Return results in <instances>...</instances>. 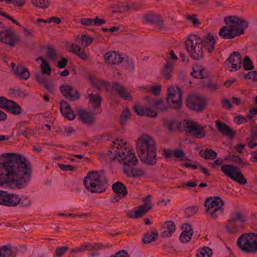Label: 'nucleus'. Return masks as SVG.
Here are the masks:
<instances>
[{"label":"nucleus","instance_id":"f257e3e1","mask_svg":"<svg viewBox=\"0 0 257 257\" xmlns=\"http://www.w3.org/2000/svg\"><path fill=\"white\" fill-rule=\"evenodd\" d=\"M7 159L0 163V185L16 183L21 185L30 180L31 164L20 154L7 153Z\"/></svg>","mask_w":257,"mask_h":257},{"label":"nucleus","instance_id":"f03ea898","mask_svg":"<svg viewBox=\"0 0 257 257\" xmlns=\"http://www.w3.org/2000/svg\"><path fill=\"white\" fill-rule=\"evenodd\" d=\"M226 26L219 31V35L225 39H231L244 33L248 23L245 20L235 16H227L224 18Z\"/></svg>","mask_w":257,"mask_h":257},{"label":"nucleus","instance_id":"7ed1b4c3","mask_svg":"<svg viewBox=\"0 0 257 257\" xmlns=\"http://www.w3.org/2000/svg\"><path fill=\"white\" fill-rule=\"evenodd\" d=\"M83 183L85 188L91 193H102L107 187V181L103 170L88 172Z\"/></svg>","mask_w":257,"mask_h":257},{"label":"nucleus","instance_id":"20e7f679","mask_svg":"<svg viewBox=\"0 0 257 257\" xmlns=\"http://www.w3.org/2000/svg\"><path fill=\"white\" fill-rule=\"evenodd\" d=\"M201 38L194 34L189 35L185 41L186 50L193 59L198 60L203 57V50Z\"/></svg>","mask_w":257,"mask_h":257},{"label":"nucleus","instance_id":"39448f33","mask_svg":"<svg viewBox=\"0 0 257 257\" xmlns=\"http://www.w3.org/2000/svg\"><path fill=\"white\" fill-rule=\"evenodd\" d=\"M238 247L245 252H257V233H244L237 239Z\"/></svg>","mask_w":257,"mask_h":257},{"label":"nucleus","instance_id":"423d86ee","mask_svg":"<svg viewBox=\"0 0 257 257\" xmlns=\"http://www.w3.org/2000/svg\"><path fill=\"white\" fill-rule=\"evenodd\" d=\"M206 212L213 219H216L222 216L224 212V202L219 197H209L205 201Z\"/></svg>","mask_w":257,"mask_h":257},{"label":"nucleus","instance_id":"0eeeda50","mask_svg":"<svg viewBox=\"0 0 257 257\" xmlns=\"http://www.w3.org/2000/svg\"><path fill=\"white\" fill-rule=\"evenodd\" d=\"M167 102L172 108L179 109L182 104V93L178 86H171L167 89Z\"/></svg>","mask_w":257,"mask_h":257},{"label":"nucleus","instance_id":"6e6552de","mask_svg":"<svg viewBox=\"0 0 257 257\" xmlns=\"http://www.w3.org/2000/svg\"><path fill=\"white\" fill-rule=\"evenodd\" d=\"M221 170L226 176L235 182L242 185L247 183L238 167L232 165H223L221 166Z\"/></svg>","mask_w":257,"mask_h":257},{"label":"nucleus","instance_id":"1a4fd4ad","mask_svg":"<svg viewBox=\"0 0 257 257\" xmlns=\"http://www.w3.org/2000/svg\"><path fill=\"white\" fill-rule=\"evenodd\" d=\"M137 149L138 153L147 151L152 153V151L157 150L155 142L152 138L147 135L142 136L139 139L137 143Z\"/></svg>","mask_w":257,"mask_h":257},{"label":"nucleus","instance_id":"9d476101","mask_svg":"<svg viewBox=\"0 0 257 257\" xmlns=\"http://www.w3.org/2000/svg\"><path fill=\"white\" fill-rule=\"evenodd\" d=\"M118 156L120 159L118 161L120 163H123L124 167L136 165L138 162L133 150H126L124 149V151H122L118 153Z\"/></svg>","mask_w":257,"mask_h":257},{"label":"nucleus","instance_id":"9b49d317","mask_svg":"<svg viewBox=\"0 0 257 257\" xmlns=\"http://www.w3.org/2000/svg\"><path fill=\"white\" fill-rule=\"evenodd\" d=\"M143 21L145 23L156 25L161 31L167 29L163 23V20L161 16L154 12H151L145 14L143 16Z\"/></svg>","mask_w":257,"mask_h":257},{"label":"nucleus","instance_id":"f8f14e48","mask_svg":"<svg viewBox=\"0 0 257 257\" xmlns=\"http://www.w3.org/2000/svg\"><path fill=\"white\" fill-rule=\"evenodd\" d=\"M187 106L188 108L196 111H202L206 106L205 99L199 95H193L187 99Z\"/></svg>","mask_w":257,"mask_h":257},{"label":"nucleus","instance_id":"ddd939ff","mask_svg":"<svg viewBox=\"0 0 257 257\" xmlns=\"http://www.w3.org/2000/svg\"><path fill=\"white\" fill-rule=\"evenodd\" d=\"M0 41L9 46H14L20 41L19 36L11 29H6L0 32Z\"/></svg>","mask_w":257,"mask_h":257},{"label":"nucleus","instance_id":"4468645a","mask_svg":"<svg viewBox=\"0 0 257 257\" xmlns=\"http://www.w3.org/2000/svg\"><path fill=\"white\" fill-rule=\"evenodd\" d=\"M185 131L196 138L202 139L205 136V130L197 125L196 123L187 121L184 126Z\"/></svg>","mask_w":257,"mask_h":257},{"label":"nucleus","instance_id":"2eb2a0df","mask_svg":"<svg viewBox=\"0 0 257 257\" xmlns=\"http://www.w3.org/2000/svg\"><path fill=\"white\" fill-rule=\"evenodd\" d=\"M60 90L66 98L71 101H75L80 98L78 91L71 85L62 84L60 87Z\"/></svg>","mask_w":257,"mask_h":257},{"label":"nucleus","instance_id":"dca6fc26","mask_svg":"<svg viewBox=\"0 0 257 257\" xmlns=\"http://www.w3.org/2000/svg\"><path fill=\"white\" fill-rule=\"evenodd\" d=\"M230 65L228 66V69L230 71H234L239 69L242 65V57L238 52L232 53L226 60Z\"/></svg>","mask_w":257,"mask_h":257},{"label":"nucleus","instance_id":"f3484780","mask_svg":"<svg viewBox=\"0 0 257 257\" xmlns=\"http://www.w3.org/2000/svg\"><path fill=\"white\" fill-rule=\"evenodd\" d=\"M151 203H144L135 209L134 212H130L127 216L131 218L138 219L144 216L152 208Z\"/></svg>","mask_w":257,"mask_h":257},{"label":"nucleus","instance_id":"a211bd4d","mask_svg":"<svg viewBox=\"0 0 257 257\" xmlns=\"http://www.w3.org/2000/svg\"><path fill=\"white\" fill-rule=\"evenodd\" d=\"M36 80L38 83L46 89L50 93H54L55 90V84L49 78L41 74H36Z\"/></svg>","mask_w":257,"mask_h":257},{"label":"nucleus","instance_id":"6ab92c4d","mask_svg":"<svg viewBox=\"0 0 257 257\" xmlns=\"http://www.w3.org/2000/svg\"><path fill=\"white\" fill-rule=\"evenodd\" d=\"M86 98L89 99V104L93 108L94 113H100L102 111L100 107V104L102 102L101 96L98 94L90 93L87 95Z\"/></svg>","mask_w":257,"mask_h":257},{"label":"nucleus","instance_id":"aec40b11","mask_svg":"<svg viewBox=\"0 0 257 257\" xmlns=\"http://www.w3.org/2000/svg\"><path fill=\"white\" fill-rule=\"evenodd\" d=\"M138 154L142 162L145 164L153 166L157 163L156 151H152V153L149 151L143 153L139 152Z\"/></svg>","mask_w":257,"mask_h":257},{"label":"nucleus","instance_id":"412c9836","mask_svg":"<svg viewBox=\"0 0 257 257\" xmlns=\"http://www.w3.org/2000/svg\"><path fill=\"white\" fill-rule=\"evenodd\" d=\"M112 89L118 95L124 100L131 101L133 99L132 96L129 94L128 90L119 83H115L112 84Z\"/></svg>","mask_w":257,"mask_h":257},{"label":"nucleus","instance_id":"4be33fe9","mask_svg":"<svg viewBox=\"0 0 257 257\" xmlns=\"http://www.w3.org/2000/svg\"><path fill=\"white\" fill-rule=\"evenodd\" d=\"M105 61L111 65L118 64L124 59L122 55H119L115 51L108 52L104 56Z\"/></svg>","mask_w":257,"mask_h":257},{"label":"nucleus","instance_id":"5701e85b","mask_svg":"<svg viewBox=\"0 0 257 257\" xmlns=\"http://www.w3.org/2000/svg\"><path fill=\"white\" fill-rule=\"evenodd\" d=\"M201 41H202L201 45L202 46V47H204L208 53H212L214 49L215 40L214 37L211 34L208 33L203 39H201Z\"/></svg>","mask_w":257,"mask_h":257},{"label":"nucleus","instance_id":"b1692460","mask_svg":"<svg viewBox=\"0 0 257 257\" xmlns=\"http://www.w3.org/2000/svg\"><path fill=\"white\" fill-rule=\"evenodd\" d=\"M216 125L218 131L223 135L232 139L235 136V132L226 124L217 120Z\"/></svg>","mask_w":257,"mask_h":257},{"label":"nucleus","instance_id":"393cba45","mask_svg":"<svg viewBox=\"0 0 257 257\" xmlns=\"http://www.w3.org/2000/svg\"><path fill=\"white\" fill-rule=\"evenodd\" d=\"M78 114L80 119L84 123L88 124H93L95 121L94 115L95 114L94 112L87 111L85 110L81 109L78 110Z\"/></svg>","mask_w":257,"mask_h":257},{"label":"nucleus","instance_id":"a878e982","mask_svg":"<svg viewBox=\"0 0 257 257\" xmlns=\"http://www.w3.org/2000/svg\"><path fill=\"white\" fill-rule=\"evenodd\" d=\"M184 229L180 236V240L182 243L188 242L193 235V231L190 224L185 223L183 226Z\"/></svg>","mask_w":257,"mask_h":257},{"label":"nucleus","instance_id":"bb28decb","mask_svg":"<svg viewBox=\"0 0 257 257\" xmlns=\"http://www.w3.org/2000/svg\"><path fill=\"white\" fill-rule=\"evenodd\" d=\"M15 77L22 80H27L30 76V73L28 69L22 65H18L14 70Z\"/></svg>","mask_w":257,"mask_h":257},{"label":"nucleus","instance_id":"cd10ccee","mask_svg":"<svg viewBox=\"0 0 257 257\" xmlns=\"http://www.w3.org/2000/svg\"><path fill=\"white\" fill-rule=\"evenodd\" d=\"M5 200L4 205L9 207L16 206L21 203V198L18 195L9 193L8 192Z\"/></svg>","mask_w":257,"mask_h":257},{"label":"nucleus","instance_id":"c85d7f7f","mask_svg":"<svg viewBox=\"0 0 257 257\" xmlns=\"http://www.w3.org/2000/svg\"><path fill=\"white\" fill-rule=\"evenodd\" d=\"M192 69L193 71L191 73V75L194 78L204 79L208 76L204 68L199 66L197 63L193 66Z\"/></svg>","mask_w":257,"mask_h":257},{"label":"nucleus","instance_id":"c756f323","mask_svg":"<svg viewBox=\"0 0 257 257\" xmlns=\"http://www.w3.org/2000/svg\"><path fill=\"white\" fill-rule=\"evenodd\" d=\"M123 172L127 176H130L133 178H136L145 175V170L139 169V168H133L132 167L126 166L123 167Z\"/></svg>","mask_w":257,"mask_h":257},{"label":"nucleus","instance_id":"7c9ffc66","mask_svg":"<svg viewBox=\"0 0 257 257\" xmlns=\"http://www.w3.org/2000/svg\"><path fill=\"white\" fill-rule=\"evenodd\" d=\"M112 189L114 192L120 197H124L127 194V191L125 185L121 182H116L112 186Z\"/></svg>","mask_w":257,"mask_h":257},{"label":"nucleus","instance_id":"2f4dec72","mask_svg":"<svg viewBox=\"0 0 257 257\" xmlns=\"http://www.w3.org/2000/svg\"><path fill=\"white\" fill-rule=\"evenodd\" d=\"M163 227L165 229L161 233V236L164 237H170L176 230L175 225L174 222L171 221H166L163 224Z\"/></svg>","mask_w":257,"mask_h":257},{"label":"nucleus","instance_id":"473e14b6","mask_svg":"<svg viewBox=\"0 0 257 257\" xmlns=\"http://www.w3.org/2000/svg\"><path fill=\"white\" fill-rule=\"evenodd\" d=\"M159 234L157 230H151L144 235L142 241L144 243H150L156 241L158 238Z\"/></svg>","mask_w":257,"mask_h":257},{"label":"nucleus","instance_id":"72a5a7b5","mask_svg":"<svg viewBox=\"0 0 257 257\" xmlns=\"http://www.w3.org/2000/svg\"><path fill=\"white\" fill-rule=\"evenodd\" d=\"M147 99H148L149 104L150 106H155L157 109L162 111H166L168 109V106L165 104L164 101L162 99H159L158 100H150L149 97H146Z\"/></svg>","mask_w":257,"mask_h":257},{"label":"nucleus","instance_id":"f704fd0d","mask_svg":"<svg viewBox=\"0 0 257 257\" xmlns=\"http://www.w3.org/2000/svg\"><path fill=\"white\" fill-rule=\"evenodd\" d=\"M46 56L52 61H54L60 57L59 52L53 47L49 46L46 47Z\"/></svg>","mask_w":257,"mask_h":257},{"label":"nucleus","instance_id":"c9c22d12","mask_svg":"<svg viewBox=\"0 0 257 257\" xmlns=\"http://www.w3.org/2000/svg\"><path fill=\"white\" fill-rule=\"evenodd\" d=\"M172 63L167 61L161 70V74L165 79H169L171 78V72L172 71Z\"/></svg>","mask_w":257,"mask_h":257},{"label":"nucleus","instance_id":"e433bc0d","mask_svg":"<svg viewBox=\"0 0 257 257\" xmlns=\"http://www.w3.org/2000/svg\"><path fill=\"white\" fill-rule=\"evenodd\" d=\"M199 155L205 160H213L217 157V153L214 150L209 149L201 150Z\"/></svg>","mask_w":257,"mask_h":257},{"label":"nucleus","instance_id":"4c0bfd02","mask_svg":"<svg viewBox=\"0 0 257 257\" xmlns=\"http://www.w3.org/2000/svg\"><path fill=\"white\" fill-rule=\"evenodd\" d=\"M231 221V223L234 222L239 224L240 226H242L245 220L239 212H235L232 213L230 218L229 219Z\"/></svg>","mask_w":257,"mask_h":257},{"label":"nucleus","instance_id":"58836bf2","mask_svg":"<svg viewBox=\"0 0 257 257\" xmlns=\"http://www.w3.org/2000/svg\"><path fill=\"white\" fill-rule=\"evenodd\" d=\"M6 110L15 114H19L22 112L21 107L13 100H11L10 102H9V104L8 105Z\"/></svg>","mask_w":257,"mask_h":257},{"label":"nucleus","instance_id":"ea45409f","mask_svg":"<svg viewBox=\"0 0 257 257\" xmlns=\"http://www.w3.org/2000/svg\"><path fill=\"white\" fill-rule=\"evenodd\" d=\"M38 59L42 61V63L40 65L42 73L47 74L48 76L50 75L51 73V68L49 63L43 57H39L36 60L38 61Z\"/></svg>","mask_w":257,"mask_h":257},{"label":"nucleus","instance_id":"a19ab883","mask_svg":"<svg viewBox=\"0 0 257 257\" xmlns=\"http://www.w3.org/2000/svg\"><path fill=\"white\" fill-rule=\"evenodd\" d=\"M15 255L10 246H3L0 247V257H15Z\"/></svg>","mask_w":257,"mask_h":257},{"label":"nucleus","instance_id":"79ce46f5","mask_svg":"<svg viewBox=\"0 0 257 257\" xmlns=\"http://www.w3.org/2000/svg\"><path fill=\"white\" fill-rule=\"evenodd\" d=\"M178 124V122L173 119H166L164 122V126L170 131L176 129Z\"/></svg>","mask_w":257,"mask_h":257},{"label":"nucleus","instance_id":"37998d69","mask_svg":"<svg viewBox=\"0 0 257 257\" xmlns=\"http://www.w3.org/2000/svg\"><path fill=\"white\" fill-rule=\"evenodd\" d=\"M230 222H231V221L228 220L226 225V227L227 228V231L229 233L231 234H234L236 233L239 228L241 226H240L239 224L238 223H236L234 222H232L231 223Z\"/></svg>","mask_w":257,"mask_h":257},{"label":"nucleus","instance_id":"c03bdc74","mask_svg":"<svg viewBox=\"0 0 257 257\" xmlns=\"http://www.w3.org/2000/svg\"><path fill=\"white\" fill-rule=\"evenodd\" d=\"M131 117V112L128 108H125L120 116V122L122 125H125Z\"/></svg>","mask_w":257,"mask_h":257},{"label":"nucleus","instance_id":"a18cd8bd","mask_svg":"<svg viewBox=\"0 0 257 257\" xmlns=\"http://www.w3.org/2000/svg\"><path fill=\"white\" fill-rule=\"evenodd\" d=\"M212 254L211 249L208 247H204L197 253L196 257H210Z\"/></svg>","mask_w":257,"mask_h":257},{"label":"nucleus","instance_id":"49530a36","mask_svg":"<svg viewBox=\"0 0 257 257\" xmlns=\"http://www.w3.org/2000/svg\"><path fill=\"white\" fill-rule=\"evenodd\" d=\"M49 5V0H33V5L40 8H47Z\"/></svg>","mask_w":257,"mask_h":257},{"label":"nucleus","instance_id":"de8ad7c7","mask_svg":"<svg viewBox=\"0 0 257 257\" xmlns=\"http://www.w3.org/2000/svg\"><path fill=\"white\" fill-rule=\"evenodd\" d=\"M242 64L244 70H251L254 69L252 62L251 61L250 58L247 56L244 57Z\"/></svg>","mask_w":257,"mask_h":257},{"label":"nucleus","instance_id":"09e8293b","mask_svg":"<svg viewBox=\"0 0 257 257\" xmlns=\"http://www.w3.org/2000/svg\"><path fill=\"white\" fill-rule=\"evenodd\" d=\"M174 156L178 159H180L181 161H190L188 158L185 157V152L181 149H176L174 151Z\"/></svg>","mask_w":257,"mask_h":257},{"label":"nucleus","instance_id":"8fccbe9b","mask_svg":"<svg viewBox=\"0 0 257 257\" xmlns=\"http://www.w3.org/2000/svg\"><path fill=\"white\" fill-rule=\"evenodd\" d=\"M68 250V246L57 247L54 254V256L61 257Z\"/></svg>","mask_w":257,"mask_h":257},{"label":"nucleus","instance_id":"3c124183","mask_svg":"<svg viewBox=\"0 0 257 257\" xmlns=\"http://www.w3.org/2000/svg\"><path fill=\"white\" fill-rule=\"evenodd\" d=\"M60 110H61L62 114H63L65 112L71 109L69 103L65 100H62L60 102Z\"/></svg>","mask_w":257,"mask_h":257},{"label":"nucleus","instance_id":"603ef678","mask_svg":"<svg viewBox=\"0 0 257 257\" xmlns=\"http://www.w3.org/2000/svg\"><path fill=\"white\" fill-rule=\"evenodd\" d=\"M90 80L92 85L98 90H99L100 87L105 83L103 80L98 78H92Z\"/></svg>","mask_w":257,"mask_h":257},{"label":"nucleus","instance_id":"864d4df0","mask_svg":"<svg viewBox=\"0 0 257 257\" xmlns=\"http://www.w3.org/2000/svg\"><path fill=\"white\" fill-rule=\"evenodd\" d=\"M203 87L210 89L211 91H215L219 88V86L218 84L212 83L211 81L204 83L203 84Z\"/></svg>","mask_w":257,"mask_h":257},{"label":"nucleus","instance_id":"5fc2aeb1","mask_svg":"<svg viewBox=\"0 0 257 257\" xmlns=\"http://www.w3.org/2000/svg\"><path fill=\"white\" fill-rule=\"evenodd\" d=\"M186 18L189 21L192 23L194 26H197L200 24L198 19L196 17L195 15H186Z\"/></svg>","mask_w":257,"mask_h":257},{"label":"nucleus","instance_id":"6e6d98bb","mask_svg":"<svg viewBox=\"0 0 257 257\" xmlns=\"http://www.w3.org/2000/svg\"><path fill=\"white\" fill-rule=\"evenodd\" d=\"M158 113L154 110L151 109L149 107H145V111L144 115L147 116L155 117L157 116Z\"/></svg>","mask_w":257,"mask_h":257},{"label":"nucleus","instance_id":"4d7b16f0","mask_svg":"<svg viewBox=\"0 0 257 257\" xmlns=\"http://www.w3.org/2000/svg\"><path fill=\"white\" fill-rule=\"evenodd\" d=\"M10 101L11 100L7 99L4 96L0 97V108L6 110Z\"/></svg>","mask_w":257,"mask_h":257},{"label":"nucleus","instance_id":"13d9d810","mask_svg":"<svg viewBox=\"0 0 257 257\" xmlns=\"http://www.w3.org/2000/svg\"><path fill=\"white\" fill-rule=\"evenodd\" d=\"M80 40L82 43H84L86 47L88 46L92 42V39L86 35H82Z\"/></svg>","mask_w":257,"mask_h":257},{"label":"nucleus","instance_id":"bf43d9fd","mask_svg":"<svg viewBox=\"0 0 257 257\" xmlns=\"http://www.w3.org/2000/svg\"><path fill=\"white\" fill-rule=\"evenodd\" d=\"M58 166L61 170L65 171H73L76 169V167L75 166L60 163L58 164Z\"/></svg>","mask_w":257,"mask_h":257},{"label":"nucleus","instance_id":"052dcab7","mask_svg":"<svg viewBox=\"0 0 257 257\" xmlns=\"http://www.w3.org/2000/svg\"><path fill=\"white\" fill-rule=\"evenodd\" d=\"M7 4H13L14 5L21 7L25 3V0H4Z\"/></svg>","mask_w":257,"mask_h":257},{"label":"nucleus","instance_id":"680f3d73","mask_svg":"<svg viewBox=\"0 0 257 257\" xmlns=\"http://www.w3.org/2000/svg\"><path fill=\"white\" fill-rule=\"evenodd\" d=\"M245 78L252 79L253 81H257V71H250L245 75Z\"/></svg>","mask_w":257,"mask_h":257},{"label":"nucleus","instance_id":"e2e57ef3","mask_svg":"<svg viewBox=\"0 0 257 257\" xmlns=\"http://www.w3.org/2000/svg\"><path fill=\"white\" fill-rule=\"evenodd\" d=\"M62 115L65 118H66L69 120H73L76 117V115H75L74 112L71 109L65 112V113L62 114Z\"/></svg>","mask_w":257,"mask_h":257},{"label":"nucleus","instance_id":"0e129e2a","mask_svg":"<svg viewBox=\"0 0 257 257\" xmlns=\"http://www.w3.org/2000/svg\"><path fill=\"white\" fill-rule=\"evenodd\" d=\"M161 88L160 85L152 86L149 90V92L153 94L154 95H158L160 93Z\"/></svg>","mask_w":257,"mask_h":257},{"label":"nucleus","instance_id":"69168bd1","mask_svg":"<svg viewBox=\"0 0 257 257\" xmlns=\"http://www.w3.org/2000/svg\"><path fill=\"white\" fill-rule=\"evenodd\" d=\"M76 55H77L80 59L82 60H85L88 59V55H87L85 51L82 50L81 48L80 50H79L78 51L77 53H76Z\"/></svg>","mask_w":257,"mask_h":257},{"label":"nucleus","instance_id":"338daca9","mask_svg":"<svg viewBox=\"0 0 257 257\" xmlns=\"http://www.w3.org/2000/svg\"><path fill=\"white\" fill-rule=\"evenodd\" d=\"M134 111L139 115H144V111H145V108L138 106V105H135L134 107Z\"/></svg>","mask_w":257,"mask_h":257},{"label":"nucleus","instance_id":"774afa93","mask_svg":"<svg viewBox=\"0 0 257 257\" xmlns=\"http://www.w3.org/2000/svg\"><path fill=\"white\" fill-rule=\"evenodd\" d=\"M110 257H128V255L126 251L121 250L117 252L115 255H111Z\"/></svg>","mask_w":257,"mask_h":257}]
</instances>
